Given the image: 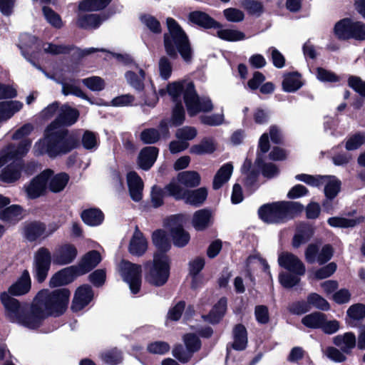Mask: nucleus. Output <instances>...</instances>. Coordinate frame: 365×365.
<instances>
[{
    "mask_svg": "<svg viewBox=\"0 0 365 365\" xmlns=\"http://www.w3.org/2000/svg\"><path fill=\"white\" fill-rule=\"evenodd\" d=\"M33 126L26 124L16 131L13 135L15 140L22 139L19 145H10L4 150L0 154V168L4 164L11 162L4 168L0 174V180L6 183H11L17 180L21 176V165L18 160L25 155L31 145V140L26 138L31 131Z\"/></svg>",
    "mask_w": 365,
    "mask_h": 365,
    "instance_id": "f257e3e1",
    "label": "nucleus"
},
{
    "mask_svg": "<svg viewBox=\"0 0 365 365\" xmlns=\"http://www.w3.org/2000/svg\"><path fill=\"white\" fill-rule=\"evenodd\" d=\"M78 145L76 136L69 134L68 130L58 126V121H53L46 129L44 137L34 146L36 155H48L56 158L66 155Z\"/></svg>",
    "mask_w": 365,
    "mask_h": 365,
    "instance_id": "f03ea898",
    "label": "nucleus"
},
{
    "mask_svg": "<svg viewBox=\"0 0 365 365\" xmlns=\"http://www.w3.org/2000/svg\"><path fill=\"white\" fill-rule=\"evenodd\" d=\"M167 91L175 102L178 101L181 95L183 94L187 110L190 116L196 115L200 112H210L214 108L212 101L209 98H199L192 82H173L168 85Z\"/></svg>",
    "mask_w": 365,
    "mask_h": 365,
    "instance_id": "7ed1b4c3",
    "label": "nucleus"
},
{
    "mask_svg": "<svg viewBox=\"0 0 365 365\" xmlns=\"http://www.w3.org/2000/svg\"><path fill=\"white\" fill-rule=\"evenodd\" d=\"M1 303L6 309V317L12 322L19 323L29 329L38 327L42 321L48 316L43 314V309L34 300L29 314L24 315V309L19 301L12 298L7 292H2L0 295Z\"/></svg>",
    "mask_w": 365,
    "mask_h": 365,
    "instance_id": "20e7f679",
    "label": "nucleus"
},
{
    "mask_svg": "<svg viewBox=\"0 0 365 365\" xmlns=\"http://www.w3.org/2000/svg\"><path fill=\"white\" fill-rule=\"evenodd\" d=\"M166 22L168 29V33L164 35L166 53L176 58L178 52L185 62L190 63L192 58V51L187 36L175 19L168 18Z\"/></svg>",
    "mask_w": 365,
    "mask_h": 365,
    "instance_id": "39448f33",
    "label": "nucleus"
},
{
    "mask_svg": "<svg viewBox=\"0 0 365 365\" xmlns=\"http://www.w3.org/2000/svg\"><path fill=\"white\" fill-rule=\"evenodd\" d=\"M71 293L68 289L63 288L54 291L43 289L40 291L35 301L43 309V314L59 316L63 314L69 302Z\"/></svg>",
    "mask_w": 365,
    "mask_h": 365,
    "instance_id": "423d86ee",
    "label": "nucleus"
},
{
    "mask_svg": "<svg viewBox=\"0 0 365 365\" xmlns=\"http://www.w3.org/2000/svg\"><path fill=\"white\" fill-rule=\"evenodd\" d=\"M302 206L294 202H277L262 205L258 210L261 220L267 223H282L292 219Z\"/></svg>",
    "mask_w": 365,
    "mask_h": 365,
    "instance_id": "0eeeda50",
    "label": "nucleus"
},
{
    "mask_svg": "<svg viewBox=\"0 0 365 365\" xmlns=\"http://www.w3.org/2000/svg\"><path fill=\"white\" fill-rule=\"evenodd\" d=\"M295 178L313 187L324 185L325 196L329 200L334 199L341 189V181L332 175L313 176L307 174H299L296 175Z\"/></svg>",
    "mask_w": 365,
    "mask_h": 365,
    "instance_id": "6e6552de",
    "label": "nucleus"
},
{
    "mask_svg": "<svg viewBox=\"0 0 365 365\" xmlns=\"http://www.w3.org/2000/svg\"><path fill=\"white\" fill-rule=\"evenodd\" d=\"M169 277V261L165 253H155L153 262L145 279L151 284L161 286L164 284Z\"/></svg>",
    "mask_w": 365,
    "mask_h": 365,
    "instance_id": "1a4fd4ad",
    "label": "nucleus"
},
{
    "mask_svg": "<svg viewBox=\"0 0 365 365\" xmlns=\"http://www.w3.org/2000/svg\"><path fill=\"white\" fill-rule=\"evenodd\" d=\"M118 269L124 281L129 284L132 293H138L141 284V266L122 260Z\"/></svg>",
    "mask_w": 365,
    "mask_h": 365,
    "instance_id": "9d476101",
    "label": "nucleus"
},
{
    "mask_svg": "<svg viewBox=\"0 0 365 365\" xmlns=\"http://www.w3.org/2000/svg\"><path fill=\"white\" fill-rule=\"evenodd\" d=\"M51 261V252L46 247L39 248L34 254L33 272L36 279L41 283L47 277Z\"/></svg>",
    "mask_w": 365,
    "mask_h": 365,
    "instance_id": "9b49d317",
    "label": "nucleus"
},
{
    "mask_svg": "<svg viewBox=\"0 0 365 365\" xmlns=\"http://www.w3.org/2000/svg\"><path fill=\"white\" fill-rule=\"evenodd\" d=\"M185 222L182 215H174L169 218L168 226L174 245L178 247L185 246L190 241V234L183 229Z\"/></svg>",
    "mask_w": 365,
    "mask_h": 365,
    "instance_id": "f8f14e48",
    "label": "nucleus"
},
{
    "mask_svg": "<svg viewBox=\"0 0 365 365\" xmlns=\"http://www.w3.org/2000/svg\"><path fill=\"white\" fill-rule=\"evenodd\" d=\"M78 255V250L74 245L65 243L58 246L53 255V263L66 265L72 263Z\"/></svg>",
    "mask_w": 365,
    "mask_h": 365,
    "instance_id": "ddd939ff",
    "label": "nucleus"
},
{
    "mask_svg": "<svg viewBox=\"0 0 365 365\" xmlns=\"http://www.w3.org/2000/svg\"><path fill=\"white\" fill-rule=\"evenodd\" d=\"M279 266L287 269L292 274L304 275L306 268L304 263L297 256L290 252H282L278 257Z\"/></svg>",
    "mask_w": 365,
    "mask_h": 365,
    "instance_id": "4468645a",
    "label": "nucleus"
},
{
    "mask_svg": "<svg viewBox=\"0 0 365 365\" xmlns=\"http://www.w3.org/2000/svg\"><path fill=\"white\" fill-rule=\"evenodd\" d=\"M51 173L52 170H46L31 182L26 189L29 198H37L45 192Z\"/></svg>",
    "mask_w": 365,
    "mask_h": 365,
    "instance_id": "2eb2a0df",
    "label": "nucleus"
},
{
    "mask_svg": "<svg viewBox=\"0 0 365 365\" xmlns=\"http://www.w3.org/2000/svg\"><path fill=\"white\" fill-rule=\"evenodd\" d=\"M80 275L75 266L63 268L56 272L49 280L51 287H57L72 282L74 279Z\"/></svg>",
    "mask_w": 365,
    "mask_h": 365,
    "instance_id": "dca6fc26",
    "label": "nucleus"
},
{
    "mask_svg": "<svg viewBox=\"0 0 365 365\" xmlns=\"http://www.w3.org/2000/svg\"><path fill=\"white\" fill-rule=\"evenodd\" d=\"M93 297V291L88 285L78 287L72 302L71 309L73 312H78L87 306Z\"/></svg>",
    "mask_w": 365,
    "mask_h": 365,
    "instance_id": "f3484780",
    "label": "nucleus"
},
{
    "mask_svg": "<svg viewBox=\"0 0 365 365\" xmlns=\"http://www.w3.org/2000/svg\"><path fill=\"white\" fill-rule=\"evenodd\" d=\"M148 250V241L143 234L135 227V232L130 238L128 251L135 256L143 255Z\"/></svg>",
    "mask_w": 365,
    "mask_h": 365,
    "instance_id": "a211bd4d",
    "label": "nucleus"
},
{
    "mask_svg": "<svg viewBox=\"0 0 365 365\" xmlns=\"http://www.w3.org/2000/svg\"><path fill=\"white\" fill-rule=\"evenodd\" d=\"M127 182L132 200L140 201L143 197V182L140 177L135 172H130L127 175Z\"/></svg>",
    "mask_w": 365,
    "mask_h": 365,
    "instance_id": "6ab92c4d",
    "label": "nucleus"
},
{
    "mask_svg": "<svg viewBox=\"0 0 365 365\" xmlns=\"http://www.w3.org/2000/svg\"><path fill=\"white\" fill-rule=\"evenodd\" d=\"M101 261V257L97 251H90L86 253L81 259L77 266L78 274L80 275L86 274L96 267Z\"/></svg>",
    "mask_w": 365,
    "mask_h": 365,
    "instance_id": "aec40b11",
    "label": "nucleus"
},
{
    "mask_svg": "<svg viewBox=\"0 0 365 365\" xmlns=\"http://www.w3.org/2000/svg\"><path fill=\"white\" fill-rule=\"evenodd\" d=\"M31 287V281L28 270H24L18 280L9 288V294L14 296H20L28 293Z\"/></svg>",
    "mask_w": 365,
    "mask_h": 365,
    "instance_id": "412c9836",
    "label": "nucleus"
},
{
    "mask_svg": "<svg viewBox=\"0 0 365 365\" xmlns=\"http://www.w3.org/2000/svg\"><path fill=\"white\" fill-rule=\"evenodd\" d=\"M188 19L190 22L205 29L220 27V24L218 22L215 21L207 14L200 11L190 12L188 15Z\"/></svg>",
    "mask_w": 365,
    "mask_h": 365,
    "instance_id": "4be33fe9",
    "label": "nucleus"
},
{
    "mask_svg": "<svg viewBox=\"0 0 365 365\" xmlns=\"http://www.w3.org/2000/svg\"><path fill=\"white\" fill-rule=\"evenodd\" d=\"M158 155V149L155 147H146L143 148L138 158L139 167L143 170L150 169L155 162Z\"/></svg>",
    "mask_w": 365,
    "mask_h": 365,
    "instance_id": "5701e85b",
    "label": "nucleus"
},
{
    "mask_svg": "<svg viewBox=\"0 0 365 365\" xmlns=\"http://www.w3.org/2000/svg\"><path fill=\"white\" fill-rule=\"evenodd\" d=\"M78 116L79 113L76 109L65 105L61 108L58 116L54 121H58V126L62 128L63 125H73Z\"/></svg>",
    "mask_w": 365,
    "mask_h": 365,
    "instance_id": "b1692460",
    "label": "nucleus"
},
{
    "mask_svg": "<svg viewBox=\"0 0 365 365\" xmlns=\"http://www.w3.org/2000/svg\"><path fill=\"white\" fill-rule=\"evenodd\" d=\"M212 223V213L207 210H200L196 211L192 219V225L197 231L207 229Z\"/></svg>",
    "mask_w": 365,
    "mask_h": 365,
    "instance_id": "393cba45",
    "label": "nucleus"
},
{
    "mask_svg": "<svg viewBox=\"0 0 365 365\" xmlns=\"http://www.w3.org/2000/svg\"><path fill=\"white\" fill-rule=\"evenodd\" d=\"M334 344L346 354L349 353L356 344V336L352 332H346L334 337Z\"/></svg>",
    "mask_w": 365,
    "mask_h": 365,
    "instance_id": "a878e982",
    "label": "nucleus"
},
{
    "mask_svg": "<svg viewBox=\"0 0 365 365\" xmlns=\"http://www.w3.org/2000/svg\"><path fill=\"white\" fill-rule=\"evenodd\" d=\"M354 21L349 18H345L337 21L334 27V33L336 37L341 40L351 38Z\"/></svg>",
    "mask_w": 365,
    "mask_h": 365,
    "instance_id": "bb28decb",
    "label": "nucleus"
},
{
    "mask_svg": "<svg viewBox=\"0 0 365 365\" xmlns=\"http://www.w3.org/2000/svg\"><path fill=\"white\" fill-rule=\"evenodd\" d=\"M40 43L35 36L26 34L21 36L19 47L24 54L35 55L40 51Z\"/></svg>",
    "mask_w": 365,
    "mask_h": 365,
    "instance_id": "cd10ccee",
    "label": "nucleus"
},
{
    "mask_svg": "<svg viewBox=\"0 0 365 365\" xmlns=\"http://www.w3.org/2000/svg\"><path fill=\"white\" fill-rule=\"evenodd\" d=\"M233 171V166L230 163L224 164L216 173L212 187L215 190L220 188L230 178Z\"/></svg>",
    "mask_w": 365,
    "mask_h": 365,
    "instance_id": "c85d7f7f",
    "label": "nucleus"
},
{
    "mask_svg": "<svg viewBox=\"0 0 365 365\" xmlns=\"http://www.w3.org/2000/svg\"><path fill=\"white\" fill-rule=\"evenodd\" d=\"M23 108V103L18 101L0 103V122L11 118Z\"/></svg>",
    "mask_w": 365,
    "mask_h": 365,
    "instance_id": "c756f323",
    "label": "nucleus"
},
{
    "mask_svg": "<svg viewBox=\"0 0 365 365\" xmlns=\"http://www.w3.org/2000/svg\"><path fill=\"white\" fill-rule=\"evenodd\" d=\"M247 344V333L246 328L242 324H237L233 329V349L242 351Z\"/></svg>",
    "mask_w": 365,
    "mask_h": 365,
    "instance_id": "7c9ffc66",
    "label": "nucleus"
},
{
    "mask_svg": "<svg viewBox=\"0 0 365 365\" xmlns=\"http://www.w3.org/2000/svg\"><path fill=\"white\" fill-rule=\"evenodd\" d=\"M313 229L308 225L302 224L298 228L297 233L294 236L292 245L294 248L299 247L305 244L312 236Z\"/></svg>",
    "mask_w": 365,
    "mask_h": 365,
    "instance_id": "2f4dec72",
    "label": "nucleus"
},
{
    "mask_svg": "<svg viewBox=\"0 0 365 365\" xmlns=\"http://www.w3.org/2000/svg\"><path fill=\"white\" fill-rule=\"evenodd\" d=\"M69 176L64 173L53 175V173L48 179L47 187L53 192H59L66 186Z\"/></svg>",
    "mask_w": 365,
    "mask_h": 365,
    "instance_id": "473e14b6",
    "label": "nucleus"
},
{
    "mask_svg": "<svg viewBox=\"0 0 365 365\" xmlns=\"http://www.w3.org/2000/svg\"><path fill=\"white\" fill-rule=\"evenodd\" d=\"M364 220V217L347 218L344 217H332L327 220L328 224L332 227H354Z\"/></svg>",
    "mask_w": 365,
    "mask_h": 365,
    "instance_id": "72a5a7b5",
    "label": "nucleus"
},
{
    "mask_svg": "<svg viewBox=\"0 0 365 365\" xmlns=\"http://www.w3.org/2000/svg\"><path fill=\"white\" fill-rule=\"evenodd\" d=\"M46 232V226L40 222H32L26 224L24 229L25 237L32 241L43 236Z\"/></svg>",
    "mask_w": 365,
    "mask_h": 365,
    "instance_id": "f704fd0d",
    "label": "nucleus"
},
{
    "mask_svg": "<svg viewBox=\"0 0 365 365\" xmlns=\"http://www.w3.org/2000/svg\"><path fill=\"white\" fill-rule=\"evenodd\" d=\"M207 190L205 187H200L194 190H187L184 200L186 203L199 206L206 200Z\"/></svg>",
    "mask_w": 365,
    "mask_h": 365,
    "instance_id": "c9c22d12",
    "label": "nucleus"
},
{
    "mask_svg": "<svg viewBox=\"0 0 365 365\" xmlns=\"http://www.w3.org/2000/svg\"><path fill=\"white\" fill-rule=\"evenodd\" d=\"M178 177L181 184L187 187H197L201 181L200 174L193 170L181 172L178 175Z\"/></svg>",
    "mask_w": 365,
    "mask_h": 365,
    "instance_id": "e433bc0d",
    "label": "nucleus"
},
{
    "mask_svg": "<svg viewBox=\"0 0 365 365\" xmlns=\"http://www.w3.org/2000/svg\"><path fill=\"white\" fill-rule=\"evenodd\" d=\"M302 82L298 73H290L284 76L282 87L286 92H294L301 88Z\"/></svg>",
    "mask_w": 365,
    "mask_h": 365,
    "instance_id": "4c0bfd02",
    "label": "nucleus"
},
{
    "mask_svg": "<svg viewBox=\"0 0 365 365\" xmlns=\"http://www.w3.org/2000/svg\"><path fill=\"white\" fill-rule=\"evenodd\" d=\"M227 309V299L221 298L213 307L210 314L206 317L207 320L212 324L217 323L223 317Z\"/></svg>",
    "mask_w": 365,
    "mask_h": 365,
    "instance_id": "58836bf2",
    "label": "nucleus"
},
{
    "mask_svg": "<svg viewBox=\"0 0 365 365\" xmlns=\"http://www.w3.org/2000/svg\"><path fill=\"white\" fill-rule=\"evenodd\" d=\"M102 21L98 14H89L79 15L77 25L83 29H96L100 26Z\"/></svg>",
    "mask_w": 365,
    "mask_h": 365,
    "instance_id": "ea45409f",
    "label": "nucleus"
},
{
    "mask_svg": "<svg viewBox=\"0 0 365 365\" xmlns=\"http://www.w3.org/2000/svg\"><path fill=\"white\" fill-rule=\"evenodd\" d=\"M324 322L325 314L319 312L307 314L302 319V323L310 329H321L322 324Z\"/></svg>",
    "mask_w": 365,
    "mask_h": 365,
    "instance_id": "a19ab883",
    "label": "nucleus"
},
{
    "mask_svg": "<svg viewBox=\"0 0 365 365\" xmlns=\"http://www.w3.org/2000/svg\"><path fill=\"white\" fill-rule=\"evenodd\" d=\"M125 78L128 83L138 91L143 90L144 87L145 73L141 68H136L135 71H128L125 73Z\"/></svg>",
    "mask_w": 365,
    "mask_h": 365,
    "instance_id": "79ce46f5",
    "label": "nucleus"
},
{
    "mask_svg": "<svg viewBox=\"0 0 365 365\" xmlns=\"http://www.w3.org/2000/svg\"><path fill=\"white\" fill-rule=\"evenodd\" d=\"M22 217V209L19 205H11L0 212V219L5 222H15Z\"/></svg>",
    "mask_w": 365,
    "mask_h": 365,
    "instance_id": "37998d69",
    "label": "nucleus"
},
{
    "mask_svg": "<svg viewBox=\"0 0 365 365\" xmlns=\"http://www.w3.org/2000/svg\"><path fill=\"white\" fill-rule=\"evenodd\" d=\"M83 221L90 226H97L103 220V212L98 209H88L81 213Z\"/></svg>",
    "mask_w": 365,
    "mask_h": 365,
    "instance_id": "c03bdc74",
    "label": "nucleus"
},
{
    "mask_svg": "<svg viewBox=\"0 0 365 365\" xmlns=\"http://www.w3.org/2000/svg\"><path fill=\"white\" fill-rule=\"evenodd\" d=\"M181 182L178 180V177L172 180L165 187V191L176 200H183L187 190L182 187Z\"/></svg>",
    "mask_w": 365,
    "mask_h": 365,
    "instance_id": "a18cd8bd",
    "label": "nucleus"
},
{
    "mask_svg": "<svg viewBox=\"0 0 365 365\" xmlns=\"http://www.w3.org/2000/svg\"><path fill=\"white\" fill-rule=\"evenodd\" d=\"M152 240L153 244L158 250L156 253H165V251L170 248V244L165 232L163 230H158L155 231L153 233Z\"/></svg>",
    "mask_w": 365,
    "mask_h": 365,
    "instance_id": "49530a36",
    "label": "nucleus"
},
{
    "mask_svg": "<svg viewBox=\"0 0 365 365\" xmlns=\"http://www.w3.org/2000/svg\"><path fill=\"white\" fill-rule=\"evenodd\" d=\"M216 145L212 139H204L200 143L191 147L190 152L195 155H204L213 153Z\"/></svg>",
    "mask_w": 365,
    "mask_h": 365,
    "instance_id": "de8ad7c7",
    "label": "nucleus"
},
{
    "mask_svg": "<svg viewBox=\"0 0 365 365\" xmlns=\"http://www.w3.org/2000/svg\"><path fill=\"white\" fill-rule=\"evenodd\" d=\"M310 309L312 307L327 311L330 309L329 302L321 295L317 293H311L307 297Z\"/></svg>",
    "mask_w": 365,
    "mask_h": 365,
    "instance_id": "09e8293b",
    "label": "nucleus"
},
{
    "mask_svg": "<svg viewBox=\"0 0 365 365\" xmlns=\"http://www.w3.org/2000/svg\"><path fill=\"white\" fill-rule=\"evenodd\" d=\"M111 0H83L79 3L81 11H98L105 8Z\"/></svg>",
    "mask_w": 365,
    "mask_h": 365,
    "instance_id": "8fccbe9b",
    "label": "nucleus"
},
{
    "mask_svg": "<svg viewBox=\"0 0 365 365\" xmlns=\"http://www.w3.org/2000/svg\"><path fill=\"white\" fill-rule=\"evenodd\" d=\"M62 86V93L65 96L74 95L83 99H88V96L83 92L75 81L59 82Z\"/></svg>",
    "mask_w": 365,
    "mask_h": 365,
    "instance_id": "3c124183",
    "label": "nucleus"
},
{
    "mask_svg": "<svg viewBox=\"0 0 365 365\" xmlns=\"http://www.w3.org/2000/svg\"><path fill=\"white\" fill-rule=\"evenodd\" d=\"M217 36L225 41H236L243 40L245 38L244 33L235 29H219L217 31Z\"/></svg>",
    "mask_w": 365,
    "mask_h": 365,
    "instance_id": "603ef678",
    "label": "nucleus"
},
{
    "mask_svg": "<svg viewBox=\"0 0 365 365\" xmlns=\"http://www.w3.org/2000/svg\"><path fill=\"white\" fill-rule=\"evenodd\" d=\"M200 119L202 124L210 126H219L225 123V114L222 110L219 113L202 115Z\"/></svg>",
    "mask_w": 365,
    "mask_h": 365,
    "instance_id": "864d4df0",
    "label": "nucleus"
},
{
    "mask_svg": "<svg viewBox=\"0 0 365 365\" xmlns=\"http://www.w3.org/2000/svg\"><path fill=\"white\" fill-rule=\"evenodd\" d=\"M365 143V133H356L350 135L345 144V148L347 150H354L360 148Z\"/></svg>",
    "mask_w": 365,
    "mask_h": 365,
    "instance_id": "5fc2aeb1",
    "label": "nucleus"
},
{
    "mask_svg": "<svg viewBox=\"0 0 365 365\" xmlns=\"http://www.w3.org/2000/svg\"><path fill=\"white\" fill-rule=\"evenodd\" d=\"M158 71L161 78L168 80L172 74L173 65L165 56H162L158 62Z\"/></svg>",
    "mask_w": 365,
    "mask_h": 365,
    "instance_id": "6e6d98bb",
    "label": "nucleus"
},
{
    "mask_svg": "<svg viewBox=\"0 0 365 365\" xmlns=\"http://www.w3.org/2000/svg\"><path fill=\"white\" fill-rule=\"evenodd\" d=\"M346 314L351 320L363 319L365 317V305L360 303L353 304L347 309Z\"/></svg>",
    "mask_w": 365,
    "mask_h": 365,
    "instance_id": "4d7b16f0",
    "label": "nucleus"
},
{
    "mask_svg": "<svg viewBox=\"0 0 365 365\" xmlns=\"http://www.w3.org/2000/svg\"><path fill=\"white\" fill-rule=\"evenodd\" d=\"M85 86L92 91H101L105 88V81L99 76H91L82 80Z\"/></svg>",
    "mask_w": 365,
    "mask_h": 365,
    "instance_id": "13d9d810",
    "label": "nucleus"
},
{
    "mask_svg": "<svg viewBox=\"0 0 365 365\" xmlns=\"http://www.w3.org/2000/svg\"><path fill=\"white\" fill-rule=\"evenodd\" d=\"M336 269V264L331 262L327 265L312 272V277L316 279H323L332 275Z\"/></svg>",
    "mask_w": 365,
    "mask_h": 365,
    "instance_id": "bf43d9fd",
    "label": "nucleus"
},
{
    "mask_svg": "<svg viewBox=\"0 0 365 365\" xmlns=\"http://www.w3.org/2000/svg\"><path fill=\"white\" fill-rule=\"evenodd\" d=\"M197 134V131L195 128L185 126L177 130L175 133V137L183 141L191 140L194 139Z\"/></svg>",
    "mask_w": 365,
    "mask_h": 365,
    "instance_id": "052dcab7",
    "label": "nucleus"
},
{
    "mask_svg": "<svg viewBox=\"0 0 365 365\" xmlns=\"http://www.w3.org/2000/svg\"><path fill=\"white\" fill-rule=\"evenodd\" d=\"M242 6L252 15L259 16L263 12V6L257 1L244 0Z\"/></svg>",
    "mask_w": 365,
    "mask_h": 365,
    "instance_id": "680f3d73",
    "label": "nucleus"
},
{
    "mask_svg": "<svg viewBox=\"0 0 365 365\" xmlns=\"http://www.w3.org/2000/svg\"><path fill=\"white\" fill-rule=\"evenodd\" d=\"M43 13L46 21L53 26L61 28L63 26L60 16L50 8L44 6L43 8Z\"/></svg>",
    "mask_w": 365,
    "mask_h": 365,
    "instance_id": "e2e57ef3",
    "label": "nucleus"
},
{
    "mask_svg": "<svg viewBox=\"0 0 365 365\" xmlns=\"http://www.w3.org/2000/svg\"><path fill=\"white\" fill-rule=\"evenodd\" d=\"M101 359L105 363L111 365L117 364L122 361L120 353L115 349L103 352Z\"/></svg>",
    "mask_w": 365,
    "mask_h": 365,
    "instance_id": "0e129e2a",
    "label": "nucleus"
},
{
    "mask_svg": "<svg viewBox=\"0 0 365 365\" xmlns=\"http://www.w3.org/2000/svg\"><path fill=\"white\" fill-rule=\"evenodd\" d=\"M183 341L187 349L193 354L197 351L201 347V342L199 338L192 334H185L183 337Z\"/></svg>",
    "mask_w": 365,
    "mask_h": 365,
    "instance_id": "69168bd1",
    "label": "nucleus"
},
{
    "mask_svg": "<svg viewBox=\"0 0 365 365\" xmlns=\"http://www.w3.org/2000/svg\"><path fill=\"white\" fill-rule=\"evenodd\" d=\"M295 274L282 273L279 274V282L281 284L286 288H291L297 284L299 281V277Z\"/></svg>",
    "mask_w": 365,
    "mask_h": 365,
    "instance_id": "338daca9",
    "label": "nucleus"
},
{
    "mask_svg": "<svg viewBox=\"0 0 365 365\" xmlns=\"http://www.w3.org/2000/svg\"><path fill=\"white\" fill-rule=\"evenodd\" d=\"M173 355L182 363L187 362L192 356L193 353L184 349L182 345H178L173 349Z\"/></svg>",
    "mask_w": 365,
    "mask_h": 365,
    "instance_id": "774afa93",
    "label": "nucleus"
}]
</instances>
